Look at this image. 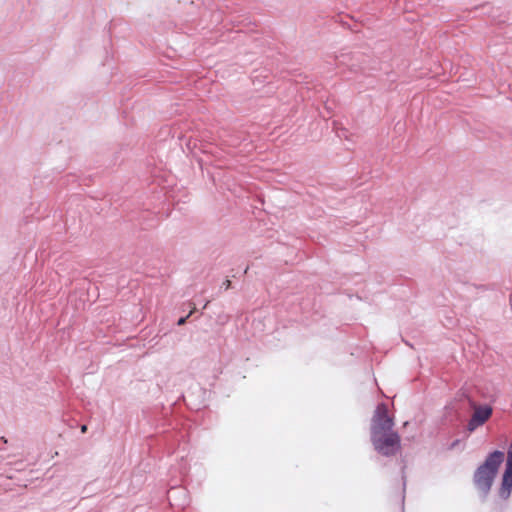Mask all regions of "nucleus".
<instances>
[{"mask_svg":"<svg viewBox=\"0 0 512 512\" xmlns=\"http://www.w3.org/2000/svg\"><path fill=\"white\" fill-rule=\"evenodd\" d=\"M394 419L388 415L386 404H379L371 421V442L374 449L384 455H396L401 449L400 435L393 431Z\"/></svg>","mask_w":512,"mask_h":512,"instance_id":"obj_1","label":"nucleus"},{"mask_svg":"<svg viewBox=\"0 0 512 512\" xmlns=\"http://www.w3.org/2000/svg\"><path fill=\"white\" fill-rule=\"evenodd\" d=\"M503 460L504 453L501 451H494L486 457L484 463L475 471L473 477L474 484L485 494H487L491 489L498 472V468L502 464Z\"/></svg>","mask_w":512,"mask_h":512,"instance_id":"obj_2","label":"nucleus"},{"mask_svg":"<svg viewBox=\"0 0 512 512\" xmlns=\"http://www.w3.org/2000/svg\"><path fill=\"white\" fill-rule=\"evenodd\" d=\"M493 409L489 405H474L473 414L468 422L467 429L472 432L482 426L492 416Z\"/></svg>","mask_w":512,"mask_h":512,"instance_id":"obj_3","label":"nucleus"},{"mask_svg":"<svg viewBox=\"0 0 512 512\" xmlns=\"http://www.w3.org/2000/svg\"><path fill=\"white\" fill-rule=\"evenodd\" d=\"M194 311H195V307L190 311V313H189L186 317H182V318H180V319L178 320V325H183V324L186 322L187 318H188L191 314H193V312H194Z\"/></svg>","mask_w":512,"mask_h":512,"instance_id":"obj_4","label":"nucleus"},{"mask_svg":"<svg viewBox=\"0 0 512 512\" xmlns=\"http://www.w3.org/2000/svg\"><path fill=\"white\" fill-rule=\"evenodd\" d=\"M223 287L225 289H229L231 287V281L229 279H226L224 282H223Z\"/></svg>","mask_w":512,"mask_h":512,"instance_id":"obj_5","label":"nucleus"},{"mask_svg":"<svg viewBox=\"0 0 512 512\" xmlns=\"http://www.w3.org/2000/svg\"><path fill=\"white\" fill-rule=\"evenodd\" d=\"M86 431H87V426L86 425H82L81 426V432L85 433Z\"/></svg>","mask_w":512,"mask_h":512,"instance_id":"obj_6","label":"nucleus"}]
</instances>
